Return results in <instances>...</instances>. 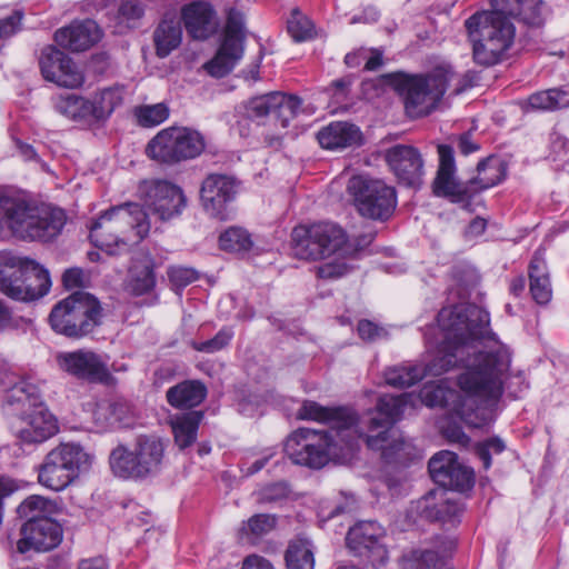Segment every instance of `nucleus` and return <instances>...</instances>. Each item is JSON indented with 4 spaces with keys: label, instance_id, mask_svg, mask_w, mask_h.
<instances>
[{
    "label": "nucleus",
    "instance_id": "6e6552de",
    "mask_svg": "<svg viewBox=\"0 0 569 569\" xmlns=\"http://www.w3.org/2000/svg\"><path fill=\"white\" fill-rule=\"evenodd\" d=\"M48 271L36 261L10 251L0 252V292L18 301H32L48 293Z\"/></svg>",
    "mask_w": 569,
    "mask_h": 569
},
{
    "label": "nucleus",
    "instance_id": "2f4dec72",
    "mask_svg": "<svg viewBox=\"0 0 569 569\" xmlns=\"http://www.w3.org/2000/svg\"><path fill=\"white\" fill-rule=\"evenodd\" d=\"M529 289L532 299L538 305H547L552 298L550 274L545 259V252L537 250L528 268Z\"/></svg>",
    "mask_w": 569,
    "mask_h": 569
},
{
    "label": "nucleus",
    "instance_id": "680f3d73",
    "mask_svg": "<svg viewBox=\"0 0 569 569\" xmlns=\"http://www.w3.org/2000/svg\"><path fill=\"white\" fill-rule=\"evenodd\" d=\"M289 490L284 482H277L261 490V498L266 501H276L287 497Z\"/></svg>",
    "mask_w": 569,
    "mask_h": 569
},
{
    "label": "nucleus",
    "instance_id": "79ce46f5",
    "mask_svg": "<svg viewBox=\"0 0 569 569\" xmlns=\"http://www.w3.org/2000/svg\"><path fill=\"white\" fill-rule=\"evenodd\" d=\"M302 104L303 102L300 97L276 91L273 114L282 128H287L302 111Z\"/></svg>",
    "mask_w": 569,
    "mask_h": 569
},
{
    "label": "nucleus",
    "instance_id": "0eeeda50",
    "mask_svg": "<svg viewBox=\"0 0 569 569\" xmlns=\"http://www.w3.org/2000/svg\"><path fill=\"white\" fill-rule=\"evenodd\" d=\"M453 77L450 64H440L427 73H397L393 86L403 100L406 113L410 118H421L438 107Z\"/></svg>",
    "mask_w": 569,
    "mask_h": 569
},
{
    "label": "nucleus",
    "instance_id": "a18cd8bd",
    "mask_svg": "<svg viewBox=\"0 0 569 569\" xmlns=\"http://www.w3.org/2000/svg\"><path fill=\"white\" fill-rule=\"evenodd\" d=\"M288 569H313V552L307 541L298 540L289 545L286 552Z\"/></svg>",
    "mask_w": 569,
    "mask_h": 569
},
{
    "label": "nucleus",
    "instance_id": "1a4fd4ad",
    "mask_svg": "<svg viewBox=\"0 0 569 569\" xmlns=\"http://www.w3.org/2000/svg\"><path fill=\"white\" fill-rule=\"evenodd\" d=\"M164 457V446L154 436H140L132 448L118 445L110 453L112 472L123 479H144L158 473Z\"/></svg>",
    "mask_w": 569,
    "mask_h": 569
},
{
    "label": "nucleus",
    "instance_id": "4c0bfd02",
    "mask_svg": "<svg viewBox=\"0 0 569 569\" xmlns=\"http://www.w3.org/2000/svg\"><path fill=\"white\" fill-rule=\"evenodd\" d=\"M124 97L123 87L114 86L98 91L90 100L93 121H104L122 104Z\"/></svg>",
    "mask_w": 569,
    "mask_h": 569
},
{
    "label": "nucleus",
    "instance_id": "20e7f679",
    "mask_svg": "<svg viewBox=\"0 0 569 569\" xmlns=\"http://www.w3.org/2000/svg\"><path fill=\"white\" fill-rule=\"evenodd\" d=\"M64 223V211L59 208L36 207L17 192H0V239L49 241Z\"/></svg>",
    "mask_w": 569,
    "mask_h": 569
},
{
    "label": "nucleus",
    "instance_id": "6e6d98bb",
    "mask_svg": "<svg viewBox=\"0 0 569 569\" xmlns=\"http://www.w3.org/2000/svg\"><path fill=\"white\" fill-rule=\"evenodd\" d=\"M167 273L169 281L177 289L187 287L198 277L196 270L186 267H170Z\"/></svg>",
    "mask_w": 569,
    "mask_h": 569
},
{
    "label": "nucleus",
    "instance_id": "cd10ccee",
    "mask_svg": "<svg viewBox=\"0 0 569 569\" xmlns=\"http://www.w3.org/2000/svg\"><path fill=\"white\" fill-rule=\"evenodd\" d=\"M101 37L98 24L90 19L74 21L54 33V41L71 51H84L92 47Z\"/></svg>",
    "mask_w": 569,
    "mask_h": 569
},
{
    "label": "nucleus",
    "instance_id": "dca6fc26",
    "mask_svg": "<svg viewBox=\"0 0 569 569\" xmlns=\"http://www.w3.org/2000/svg\"><path fill=\"white\" fill-rule=\"evenodd\" d=\"M56 362L62 372L80 381L108 385L112 380L109 357L91 349L58 352Z\"/></svg>",
    "mask_w": 569,
    "mask_h": 569
},
{
    "label": "nucleus",
    "instance_id": "de8ad7c7",
    "mask_svg": "<svg viewBox=\"0 0 569 569\" xmlns=\"http://www.w3.org/2000/svg\"><path fill=\"white\" fill-rule=\"evenodd\" d=\"M287 28L290 36L297 42L310 40L316 36L312 21L298 9L292 10Z\"/></svg>",
    "mask_w": 569,
    "mask_h": 569
},
{
    "label": "nucleus",
    "instance_id": "c9c22d12",
    "mask_svg": "<svg viewBox=\"0 0 569 569\" xmlns=\"http://www.w3.org/2000/svg\"><path fill=\"white\" fill-rule=\"evenodd\" d=\"M491 6L509 19L518 18L532 26L540 23L541 0H491Z\"/></svg>",
    "mask_w": 569,
    "mask_h": 569
},
{
    "label": "nucleus",
    "instance_id": "aec40b11",
    "mask_svg": "<svg viewBox=\"0 0 569 569\" xmlns=\"http://www.w3.org/2000/svg\"><path fill=\"white\" fill-rule=\"evenodd\" d=\"M238 193V182L233 177L212 173L206 177L200 189V201L204 211L219 220L229 217V204Z\"/></svg>",
    "mask_w": 569,
    "mask_h": 569
},
{
    "label": "nucleus",
    "instance_id": "473e14b6",
    "mask_svg": "<svg viewBox=\"0 0 569 569\" xmlns=\"http://www.w3.org/2000/svg\"><path fill=\"white\" fill-rule=\"evenodd\" d=\"M207 397V388L199 380H184L166 392L168 403L176 409H191Z\"/></svg>",
    "mask_w": 569,
    "mask_h": 569
},
{
    "label": "nucleus",
    "instance_id": "69168bd1",
    "mask_svg": "<svg viewBox=\"0 0 569 569\" xmlns=\"http://www.w3.org/2000/svg\"><path fill=\"white\" fill-rule=\"evenodd\" d=\"M13 327L12 311L4 301L0 300V333Z\"/></svg>",
    "mask_w": 569,
    "mask_h": 569
},
{
    "label": "nucleus",
    "instance_id": "052dcab7",
    "mask_svg": "<svg viewBox=\"0 0 569 569\" xmlns=\"http://www.w3.org/2000/svg\"><path fill=\"white\" fill-rule=\"evenodd\" d=\"M21 20V11H14L9 17L0 19V38H8L14 34L20 29Z\"/></svg>",
    "mask_w": 569,
    "mask_h": 569
},
{
    "label": "nucleus",
    "instance_id": "864d4df0",
    "mask_svg": "<svg viewBox=\"0 0 569 569\" xmlns=\"http://www.w3.org/2000/svg\"><path fill=\"white\" fill-rule=\"evenodd\" d=\"M118 14L122 21L134 27L144 14V6L139 0H126L119 6Z\"/></svg>",
    "mask_w": 569,
    "mask_h": 569
},
{
    "label": "nucleus",
    "instance_id": "5701e85b",
    "mask_svg": "<svg viewBox=\"0 0 569 569\" xmlns=\"http://www.w3.org/2000/svg\"><path fill=\"white\" fill-rule=\"evenodd\" d=\"M39 66L43 78L60 87L78 88L84 82L82 71L72 59L53 46L42 49Z\"/></svg>",
    "mask_w": 569,
    "mask_h": 569
},
{
    "label": "nucleus",
    "instance_id": "5fc2aeb1",
    "mask_svg": "<svg viewBox=\"0 0 569 569\" xmlns=\"http://www.w3.org/2000/svg\"><path fill=\"white\" fill-rule=\"evenodd\" d=\"M505 442L499 438H491L477 447V455L481 460L483 468L491 466V453H501L505 450Z\"/></svg>",
    "mask_w": 569,
    "mask_h": 569
},
{
    "label": "nucleus",
    "instance_id": "393cba45",
    "mask_svg": "<svg viewBox=\"0 0 569 569\" xmlns=\"http://www.w3.org/2000/svg\"><path fill=\"white\" fill-rule=\"evenodd\" d=\"M439 168L432 183L433 193L449 198L452 202H462L470 197V186L460 183L456 178L453 149L448 144L438 146Z\"/></svg>",
    "mask_w": 569,
    "mask_h": 569
},
{
    "label": "nucleus",
    "instance_id": "f3484780",
    "mask_svg": "<svg viewBox=\"0 0 569 569\" xmlns=\"http://www.w3.org/2000/svg\"><path fill=\"white\" fill-rule=\"evenodd\" d=\"M138 196L161 221L179 217L187 204L181 188L167 180L141 181L138 186Z\"/></svg>",
    "mask_w": 569,
    "mask_h": 569
},
{
    "label": "nucleus",
    "instance_id": "774afa93",
    "mask_svg": "<svg viewBox=\"0 0 569 569\" xmlns=\"http://www.w3.org/2000/svg\"><path fill=\"white\" fill-rule=\"evenodd\" d=\"M78 569H108V565L103 558H90L81 560Z\"/></svg>",
    "mask_w": 569,
    "mask_h": 569
},
{
    "label": "nucleus",
    "instance_id": "49530a36",
    "mask_svg": "<svg viewBox=\"0 0 569 569\" xmlns=\"http://www.w3.org/2000/svg\"><path fill=\"white\" fill-rule=\"evenodd\" d=\"M51 510V502L40 496H30L17 507V513L27 521L32 519L49 518L47 513Z\"/></svg>",
    "mask_w": 569,
    "mask_h": 569
},
{
    "label": "nucleus",
    "instance_id": "e2e57ef3",
    "mask_svg": "<svg viewBox=\"0 0 569 569\" xmlns=\"http://www.w3.org/2000/svg\"><path fill=\"white\" fill-rule=\"evenodd\" d=\"M350 84V78H342L332 81L327 90L332 92V97L336 99L337 102H342L348 97Z\"/></svg>",
    "mask_w": 569,
    "mask_h": 569
},
{
    "label": "nucleus",
    "instance_id": "c03bdc74",
    "mask_svg": "<svg viewBox=\"0 0 569 569\" xmlns=\"http://www.w3.org/2000/svg\"><path fill=\"white\" fill-rule=\"evenodd\" d=\"M219 244L224 251L244 253L252 248L253 242L247 230L232 227L221 233Z\"/></svg>",
    "mask_w": 569,
    "mask_h": 569
},
{
    "label": "nucleus",
    "instance_id": "13d9d810",
    "mask_svg": "<svg viewBox=\"0 0 569 569\" xmlns=\"http://www.w3.org/2000/svg\"><path fill=\"white\" fill-rule=\"evenodd\" d=\"M349 271L347 263L340 259L323 263L317 268V274L321 279H338Z\"/></svg>",
    "mask_w": 569,
    "mask_h": 569
},
{
    "label": "nucleus",
    "instance_id": "603ef678",
    "mask_svg": "<svg viewBox=\"0 0 569 569\" xmlns=\"http://www.w3.org/2000/svg\"><path fill=\"white\" fill-rule=\"evenodd\" d=\"M276 91L251 98L246 103V110L251 118H263L273 113Z\"/></svg>",
    "mask_w": 569,
    "mask_h": 569
},
{
    "label": "nucleus",
    "instance_id": "f704fd0d",
    "mask_svg": "<svg viewBox=\"0 0 569 569\" xmlns=\"http://www.w3.org/2000/svg\"><path fill=\"white\" fill-rule=\"evenodd\" d=\"M507 174V163L497 156H490L477 166V176L469 181L472 191H481L500 183Z\"/></svg>",
    "mask_w": 569,
    "mask_h": 569
},
{
    "label": "nucleus",
    "instance_id": "0e129e2a",
    "mask_svg": "<svg viewBox=\"0 0 569 569\" xmlns=\"http://www.w3.org/2000/svg\"><path fill=\"white\" fill-rule=\"evenodd\" d=\"M241 569H274L271 562L260 556H248L242 563Z\"/></svg>",
    "mask_w": 569,
    "mask_h": 569
},
{
    "label": "nucleus",
    "instance_id": "37998d69",
    "mask_svg": "<svg viewBox=\"0 0 569 569\" xmlns=\"http://www.w3.org/2000/svg\"><path fill=\"white\" fill-rule=\"evenodd\" d=\"M277 525V518L269 513H257L242 522L240 533L250 542H256L271 532Z\"/></svg>",
    "mask_w": 569,
    "mask_h": 569
},
{
    "label": "nucleus",
    "instance_id": "c756f323",
    "mask_svg": "<svg viewBox=\"0 0 569 569\" xmlns=\"http://www.w3.org/2000/svg\"><path fill=\"white\" fill-rule=\"evenodd\" d=\"M126 286L133 296H143L154 289V260L151 254L140 252L132 258Z\"/></svg>",
    "mask_w": 569,
    "mask_h": 569
},
{
    "label": "nucleus",
    "instance_id": "4be33fe9",
    "mask_svg": "<svg viewBox=\"0 0 569 569\" xmlns=\"http://www.w3.org/2000/svg\"><path fill=\"white\" fill-rule=\"evenodd\" d=\"M428 468L432 480L442 488L462 492L473 485V471L462 466L451 451L436 453L429 460Z\"/></svg>",
    "mask_w": 569,
    "mask_h": 569
},
{
    "label": "nucleus",
    "instance_id": "09e8293b",
    "mask_svg": "<svg viewBox=\"0 0 569 569\" xmlns=\"http://www.w3.org/2000/svg\"><path fill=\"white\" fill-rule=\"evenodd\" d=\"M122 406L112 402H100L93 411V420L98 428L104 430L121 423Z\"/></svg>",
    "mask_w": 569,
    "mask_h": 569
},
{
    "label": "nucleus",
    "instance_id": "423d86ee",
    "mask_svg": "<svg viewBox=\"0 0 569 569\" xmlns=\"http://www.w3.org/2000/svg\"><path fill=\"white\" fill-rule=\"evenodd\" d=\"M465 26L472 43V59L482 67L499 63L513 44L515 26L497 8L476 12L466 20Z\"/></svg>",
    "mask_w": 569,
    "mask_h": 569
},
{
    "label": "nucleus",
    "instance_id": "a19ab883",
    "mask_svg": "<svg viewBox=\"0 0 569 569\" xmlns=\"http://www.w3.org/2000/svg\"><path fill=\"white\" fill-rule=\"evenodd\" d=\"M528 104L533 110L553 111L569 107V91L553 88L536 92L528 98Z\"/></svg>",
    "mask_w": 569,
    "mask_h": 569
},
{
    "label": "nucleus",
    "instance_id": "338daca9",
    "mask_svg": "<svg viewBox=\"0 0 569 569\" xmlns=\"http://www.w3.org/2000/svg\"><path fill=\"white\" fill-rule=\"evenodd\" d=\"M82 280V271L78 268H71L64 271L62 276L63 284L67 288H74L80 286Z\"/></svg>",
    "mask_w": 569,
    "mask_h": 569
},
{
    "label": "nucleus",
    "instance_id": "a211bd4d",
    "mask_svg": "<svg viewBox=\"0 0 569 569\" xmlns=\"http://www.w3.org/2000/svg\"><path fill=\"white\" fill-rule=\"evenodd\" d=\"M243 17L236 9L228 11L221 46L216 56L204 64L209 74L222 78L228 74L243 56Z\"/></svg>",
    "mask_w": 569,
    "mask_h": 569
},
{
    "label": "nucleus",
    "instance_id": "c85d7f7f",
    "mask_svg": "<svg viewBox=\"0 0 569 569\" xmlns=\"http://www.w3.org/2000/svg\"><path fill=\"white\" fill-rule=\"evenodd\" d=\"M319 144L328 150H340L362 144V132L353 123L333 121L317 133Z\"/></svg>",
    "mask_w": 569,
    "mask_h": 569
},
{
    "label": "nucleus",
    "instance_id": "7ed1b4c3",
    "mask_svg": "<svg viewBox=\"0 0 569 569\" xmlns=\"http://www.w3.org/2000/svg\"><path fill=\"white\" fill-rule=\"evenodd\" d=\"M471 321V326H483L490 323L488 311L476 305H457L442 308L438 313V326L441 331V341L438 346L433 359L427 366L402 365L388 368L385 371V381L388 386L395 388H406L420 381L426 375L440 376L447 372L458 361V357L463 359V352L468 346H451V339L460 333L465 320ZM478 335L483 330L478 329Z\"/></svg>",
    "mask_w": 569,
    "mask_h": 569
},
{
    "label": "nucleus",
    "instance_id": "e433bc0d",
    "mask_svg": "<svg viewBox=\"0 0 569 569\" xmlns=\"http://www.w3.org/2000/svg\"><path fill=\"white\" fill-rule=\"evenodd\" d=\"M433 493L425 496L419 505L422 507V515L427 519L455 523L462 512V507L451 498H441L440 502L432 505Z\"/></svg>",
    "mask_w": 569,
    "mask_h": 569
},
{
    "label": "nucleus",
    "instance_id": "9b49d317",
    "mask_svg": "<svg viewBox=\"0 0 569 569\" xmlns=\"http://www.w3.org/2000/svg\"><path fill=\"white\" fill-rule=\"evenodd\" d=\"M292 253L302 260H321L346 251V231L333 222L298 226L291 233Z\"/></svg>",
    "mask_w": 569,
    "mask_h": 569
},
{
    "label": "nucleus",
    "instance_id": "8fccbe9b",
    "mask_svg": "<svg viewBox=\"0 0 569 569\" xmlns=\"http://www.w3.org/2000/svg\"><path fill=\"white\" fill-rule=\"evenodd\" d=\"M136 117L142 127H156L168 119L169 109L164 103L142 106L136 110Z\"/></svg>",
    "mask_w": 569,
    "mask_h": 569
},
{
    "label": "nucleus",
    "instance_id": "f257e3e1",
    "mask_svg": "<svg viewBox=\"0 0 569 569\" xmlns=\"http://www.w3.org/2000/svg\"><path fill=\"white\" fill-rule=\"evenodd\" d=\"M459 336L451 339V346L469 348L463 352V359L458 357L457 365L463 367V371L457 377L459 391L449 387L446 381L436 385H427L419 396L405 392L398 396L383 395L381 398L391 397L401 399L398 415L386 428L388 432V457L400 451L405 442L395 438L392 425L400 419L405 411L413 409L418 402L427 407H441L458 417L466 425L473 428L486 426L491 419V409L497 405L503 393L505 382L510 377L512 353L509 347L497 339L490 331L489 323L483 326L479 333L472 328L471 321L465 320Z\"/></svg>",
    "mask_w": 569,
    "mask_h": 569
},
{
    "label": "nucleus",
    "instance_id": "9d476101",
    "mask_svg": "<svg viewBox=\"0 0 569 569\" xmlns=\"http://www.w3.org/2000/svg\"><path fill=\"white\" fill-rule=\"evenodd\" d=\"M93 456L80 445L61 443L50 450L38 470L39 482L53 491H61L90 468Z\"/></svg>",
    "mask_w": 569,
    "mask_h": 569
},
{
    "label": "nucleus",
    "instance_id": "72a5a7b5",
    "mask_svg": "<svg viewBox=\"0 0 569 569\" xmlns=\"http://www.w3.org/2000/svg\"><path fill=\"white\" fill-rule=\"evenodd\" d=\"M203 416L202 411L193 410L170 417L169 425L173 433L174 443L180 450H183L196 442L198 429Z\"/></svg>",
    "mask_w": 569,
    "mask_h": 569
},
{
    "label": "nucleus",
    "instance_id": "39448f33",
    "mask_svg": "<svg viewBox=\"0 0 569 569\" xmlns=\"http://www.w3.org/2000/svg\"><path fill=\"white\" fill-rule=\"evenodd\" d=\"M151 223L142 206L126 202L111 207L90 227L91 242L109 254H119L140 243L150 232Z\"/></svg>",
    "mask_w": 569,
    "mask_h": 569
},
{
    "label": "nucleus",
    "instance_id": "412c9836",
    "mask_svg": "<svg viewBox=\"0 0 569 569\" xmlns=\"http://www.w3.org/2000/svg\"><path fill=\"white\" fill-rule=\"evenodd\" d=\"M386 162L398 182L418 189L423 182L425 161L420 151L409 144H396L386 150Z\"/></svg>",
    "mask_w": 569,
    "mask_h": 569
},
{
    "label": "nucleus",
    "instance_id": "a878e982",
    "mask_svg": "<svg viewBox=\"0 0 569 569\" xmlns=\"http://www.w3.org/2000/svg\"><path fill=\"white\" fill-rule=\"evenodd\" d=\"M385 537L383 528L376 521H361L350 528L347 535V545L358 556H373L376 560H383L387 550L381 543Z\"/></svg>",
    "mask_w": 569,
    "mask_h": 569
},
{
    "label": "nucleus",
    "instance_id": "58836bf2",
    "mask_svg": "<svg viewBox=\"0 0 569 569\" xmlns=\"http://www.w3.org/2000/svg\"><path fill=\"white\" fill-rule=\"evenodd\" d=\"M53 107L60 113L73 120H92L90 99L73 93L59 94L53 98Z\"/></svg>",
    "mask_w": 569,
    "mask_h": 569
},
{
    "label": "nucleus",
    "instance_id": "ddd939ff",
    "mask_svg": "<svg viewBox=\"0 0 569 569\" xmlns=\"http://www.w3.org/2000/svg\"><path fill=\"white\" fill-rule=\"evenodd\" d=\"M347 191L363 218L383 222L390 219L396 210V189L381 179L353 176L348 181Z\"/></svg>",
    "mask_w": 569,
    "mask_h": 569
},
{
    "label": "nucleus",
    "instance_id": "4468645a",
    "mask_svg": "<svg viewBox=\"0 0 569 569\" xmlns=\"http://www.w3.org/2000/svg\"><path fill=\"white\" fill-rule=\"evenodd\" d=\"M203 137L196 130L170 127L153 137L147 147V154L166 164L197 158L204 150Z\"/></svg>",
    "mask_w": 569,
    "mask_h": 569
},
{
    "label": "nucleus",
    "instance_id": "4d7b16f0",
    "mask_svg": "<svg viewBox=\"0 0 569 569\" xmlns=\"http://www.w3.org/2000/svg\"><path fill=\"white\" fill-rule=\"evenodd\" d=\"M359 337L367 342H375L387 337V330L370 320H360L357 327Z\"/></svg>",
    "mask_w": 569,
    "mask_h": 569
},
{
    "label": "nucleus",
    "instance_id": "6ab92c4d",
    "mask_svg": "<svg viewBox=\"0 0 569 569\" xmlns=\"http://www.w3.org/2000/svg\"><path fill=\"white\" fill-rule=\"evenodd\" d=\"M376 411V408L367 412L361 419H358L351 408L346 407H325L312 400H305L297 412L301 420H312L316 422L328 423L329 430L336 436H343L348 431L368 430V417Z\"/></svg>",
    "mask_w": 569,
    "mask_h": 569
},
{
    "label": "nucleus",
    "instance_id": "f8f14e48",
    "mask_svg": "<svg viewBox=\"0 0 569 569\" xmlns=\"http://www.w3.org/2000/svg\"><path fill=\"white\" fill-rule=\"evenodd\" d=\"M100 316L98 300L87 292L78 291L53 307L49 321L56 332L80 338L99 325Z\"/></svg>",
    "mask_w": 569,
    "mask_h": 569
},
{
    "label": "nucleus",
    "instance_id": "ea45409f",
    "mask_svg": "<svg viewBox=\"0 0 569 569\" xmlns=\"http://www.w3.org/2000/svg\"><path fill=\"white\" fill-rule=\"evenodd\" d=\"M402 569H449L446 559L432 549H413L402 556Z\"/></svg>",
    "mask_w": 569,
    "mask_h": 569
},
{
    "label": "nucleus",
    "instance_id": "bb28decb",
    "mask_svg": "<svg viewBox=\"0 0 569 569\" xmlns=\"http://www.w3.org/2000/svg\"><path fill=\"white\" fill-rule=\"evenodd\" d=\"M181 21L188 34L196 40H206L218 29V19L213 8L206 2H192L181 10Z\"/></svg>",
    "mask_w": 569,
    "mask_h": 569
},
{
    "label": "nucleus",
    "instance_id": "b1692460",
    "mask_svg": "<svg viewBox=\"0 0 569 569\" xmlns=\"http://www.w3.org/2000/svg\"><path fill=\"white\" fill-rule=\"evenodd\" d=\"M21 539L17 543L18 551H48L56 548L62 539L61 526L53 519H32L21 528Z\"/></svg>",
    "mask_w": 569,
    "mask_h": 569
},
{
    "label": "nucleus",
    "instance_id": "3c124183",
    "mask_svg": "<svg viewBox=\"0 0 569 569\" xmlns=\"http://www.w3.org/2000/svg\"><path fill=\"white\" fill-rule=\"evenodd\" d=\"M233 337V331L230 328H222L218 333L206 341L191 343L192 348L199 352L214 353L227 347Z\"/></svg>",
    "mask_w": 569,
    "mask_h": 569
},
{
    "label": "nucleus",
    "instance_id": "bf43d9fd",
    "mask_svg": "<svg viewBox=\"0 0 569 569\" xmlns=\"http://www.w3.org/2000/svg\"><path fill=\"white\" fill-rule=\"evenodd\" d=\"M480 81L479 72L475 70H468L463 74L458 76L455 73L453 79L450 81V84L453 82V93L460 94L461 92L477 86Z\"/></svg>",
    "mask_w": 569,
    "mask_h": 569
},
{
    "label": "nucleus",
    "instance_id": "2eb2a0df",
    "mask_svg": "<svg viewBox=\"0 0 569 569\" xmlns=\"http://www.w3.org/2000/svg\"><path fill=\"white\" fill-rule=\"evenodd\" d=\"M14 392L24 395L32 406L14 426L16 437L23 443H41L58 432V422L48 408L39 400V390L29 382H20L13 388Z\"/></svg>",
    "mask_w": 569,
    "mask_h": 569
},
{
    "label": "nucleus",
    "instance_id": "7c9ffc66",
    "mask_svg": "<svg viewBox=\"0 0 569 569\" xmlns=\"http://www.w3.org/2000/svg\"><path fill=\"white\" fill-rule=\"evenodd\" d=\"M182 40L181 19L176 12H167L153 32L157 56L164 58L177 49Z\"/></svg>",
    "mask_w": 569,
    "mask_h": 569
},
{
    "label": "nucleus",
    "instance_id": "f03ea898",
    "mask_svg": "<svg viewBox=\"0 0 569 569\" xmlns=\"http://www.w3.org/2000/svg\"><path fill=\"white\" fill-rule=\"evenodd\" d=\"M400 406L401 399L381 398L377 402L376 411L368 417V430L348 431L342 437L332 432L300 428L288 437L284 452L296 465L321 469L330 460L349 457L362 439L368 448L380 450L382 456L389 459L386 428L398 415Z\"/></svg>",
    "mask_w": 569,
    "mask_h": 569
}]
</instances>
